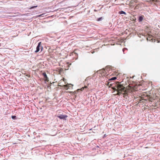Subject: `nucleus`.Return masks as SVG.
Instances as JSON below:
<instances>
[{
  "mask_svg": "<svg viewBox=\"0 0 160 160\" xmlns=\"http://www.w3.org/2000/svg\"><path fill=\"white\" fill-rule=\"evenodd\" d=\"M112 89L117 91V95H119L120 94L124 92L123 94L124 96H127L128 93L132 92L133 89V88L131 86L129 85L125 88L122 85L119 83L116 84L115 86L112 88Z\"/></svg>",
  "mask_w": 160,
  "mask_h": 160,
  "instance_id": "f257e3e1",
  "label": "nucleus"
},
{
  "mask_svg": "<svg viewBox=\"0 0 160 160\" xmlns=\"http://www.w3.org/2000/svg\"><path fill=\"white\" fill-rule=\"evenodd\" d=\"M150 93L149 92H142V93H141V101L142 100H149L151 101L152 100L150 96Z\"/></svg>",
  "mask_w": 160,
  "mask_h": 160,
  "instance_id": "f03ea898",
  "label": "nucleus"
},
{
  "mask_svg": "<svg viewBox=\"0 0 160 160\" xmlns=\"http://www.w3.org/2000/svg\"><path fill=\"white\" fill-rule=\"evenodd\" d=\"M41 42H39L38 43V45L36 48V50L35 51V52H38L39 51L40 49H41V51L42 50L43 48L41 46Z\"/></svg>",
  "mask_w": 160,
  "mask_h": 160,
  "instance_id": "7ed1b4c3",
  "label": "nucleus"
},
{
  "mask_svg": "<svg viewBox=\"0 0 160 160\" xmlns=\"http://www.w3.org/2000/svg\"><path fill=\"white\" fill-rule=\"evenodd\" d=\"M148 84L147 82H144L143 80H142V82H141V86H143L145 88L144 89H142V91H144L146 89Z\"/></svg>",
  "mask_w": 160,
  "mask_h": 160,
  "instance_id": "20e7f679",
  "label": "nucleus"
},
{
  "mask_svg": "<svg viewBox=\"0 0 160 160\" xmlns=\"http://www.w3.org/2000/svg\"><path fill=\"white\" fill-rule=\"evenodd\" d=\"M148 36L147 38V39L148 41H152V42L153 37L152 35H149V34H147Z\"/></svg>",
  "mask_w": 160,
  "mask_h": 160,
  "instance_id": "39448f33",
  "label": "nucleus"
},
{
  "mask_svg": "<svg viewBox=\"0 0 160 160\" xmlns=\"http://www.w3.org/2000/svg\"><path fill=\"white\" fill-rule=\"evenodd\" d=\"M72 85V86H73V85L71 84H67L66 85H64L62 86L66 90H68L69 88V86Z\"/></svg>",
  "mask_w": 160,
  "mask_h": 160,
  "instance_id": "423d86ee",
  "label": "nucleus"
},
{
  "mask_svg": "<svg viewBox=\"0 0 160 160\" xmlns=\"http://www.w3.org/2000/svg\"><path fill=\"white\" fill-rule=\"evenodd\" d=\"M58 118L61 119H64L67 117V116L66 115H60L58 116Z\"/></svg>",
  "mask_w": 160,
  "mask_h": 160,
  "instance_id": "0eeeda50",
  "label": "nucleus"
},
{
  "mask_svg": "<svg viewBox=\"0 0 160 160\" xmlns=\"http://www.w3.org/2000/svg\"><path fill=\"white\" fill-rule=\"evenodd\" d=\"M42 75L44 77V80L45 81H48V78L47 76V74L45 72H43Z\"/></svg>",
  "mask_w": 160,
  "mask_h": 160,
  "instance_id": "6e6552de",
  "label": "nucleus"
},
{
  "mask_svg": "<svg viewBox=\"0 0 160 160\" xmlns=\"http://www.w3.org/2000/svg\"><path fill=\"white\" fill-rule=\"evenodd\" d=\"M117 78L116 77H114L111 78L109 79V80H114L116 79Z\"/></svg>",
  "mask_w": 160,
  "mask_h": 160,
  "instance_id": "1a4fd4ad",
  "label": "nucleus"
},
{
  "mask_svg": "<svg viewBox=\"0 0 160 160\" xmlns=\"http://www.w3.org/2000/svg\"><path fill=\"white\" fill-rule=\"evenodd\" d=\"M119 13L120 14H123L125 15H126V12H124V11H121Z\"/></svg>",
  "mask_w": 160,
  "mask_h": 160,
  "instance_id": "9d476101",
  "label": "nucleus"
},
{
  "mask_svg": "<svg viewBox=\"0 0 160 160\" xmlns=\"http://www.w3.org/2000/svg\"><path fill=\"white\" fill-rule=\"evenodd\" d=\"M38 7V6H32V7H31L30 8H29V9H33V8H36V7Z\"/></svg>",
  "mask_w": 160,
  "mask_h": 160,
  "instance_id": "9b49d317",
  "label": "nucleus"
},
{
  "mask_svg": "<svg viewBox=\"0 0 160 160\" xmlns=\"http://www.w3.org/2000/svg\"><path fill=\"white\" fill-rule=\"evenodd\" d=\"M147 1L149 2L150 3H152L154 1L153 0H150Z\"/></svg>",
  "mask_w": 160,
  "mask_h": 160,
  "instance_id": "f8f14e48",
  "label": "nucleus"
},
{
  "mask_svg": "<svg viewBox=\"0 0 160 160\" xmlns=\"http://www.w3.org/2000/svg\"><path fill=\"white\" fill-rule=\"evenodd\" d=\"M44 14V13H43L42 14H40V15H38V16H36V17L37 18H38V17H42V15H43Z\"/></svg>",
  "mask_w": 160,
  "mask_h": 160,
  "instance_id": "ddd939ff",
  "label": "nucleus"
},
{
  "mask_svg": "<svg viewBox=\"0 0 160 160\" xmlns=\"http://www.w3.org/2000/svg\"><path fill=\"white\" fill-rule=\"evenodd\" d=\"M146 28H145V31L146 32H148V28L147 26H146Z\"/></svg>",
  "mask_w": 160,
  "mask_h": 160,
  "instance_id": "4468645a",
  "label": "nucleus"
},
{
  "mask_svg": "<svg viewBox=\"0 0 160 160\" xmlns=\"http://www.w3.org/2000/svg\"><path fill=\"white\" fill-rule=\"evenodd\" d=\"M102 19V18H99L98 19L97 21H99L101 20Z\"/></svg>",
  "mask_w": 160,
  "mask_h": 160,
  "instance_id": "2eb2a0df",
  "label": "nucleus"
},
{
  "mask_svg": "<svg viewBox=\"0 0 160 160\" xmlns=\"http://www.w3.org/2000/svg\"><path fill=\"white\" fill-rule=\"evenodd\" d=\"M87 86H85L84 87L82 88H81V90H83L84 89V88H87Z\"/></svg>",
  "mask_w": 160,
  "mask_h": 160,
  "instance_id": "dca6fc26",
  "label": "nucleus"
},
{
  "mask_svg": "<svg viewBox=\"0 0 160 160\" xmlns=\"http://www.w3.org/2000/svg\"><path fill=\"white\" fill-rule=\"evenodd\" d=\"M143 16H141V22L143 20Z\"/></svg>",
  "mask_w": 160,
  "mask_h": 160,
  "instance_id": "f3484780",
  "label": "nucleus"
},
{
  "mask_svg": "<svg viewBox=\"0 0 160 160\" xmlns=\"http://www.w3.org/2000/svg\"><path fill=\"white\" fill-rule=\"evenodd\" d=\"M16 116H13L12 117V119H14L16 118Z\"/></svg>",
  "mask_w": 160,
  "mask_h": 160,
  "instance_id": "a211bd4d",
  "label": "nucleus"
},
{
  "mask_svg": "<svg viewBox=\"0 0 160 160\" xmlns=\"http://www.w3.org/2000/svg\"><path fill=\"white\" fill-rule=\"evenodd\" d=\"M65 81V79L64 78H63L59 82L61 81Z\"/></svg>",
  "mask_w": 160,
  "mask_h": 160,
  "instance_id": "6ab92c4d",
  "label": "nucleus"
},
{
  "mask_svg": "<svg viewBox=\"0 0 160 160\" xmlns=\"http://www.w3.org/2000/svg\"><path fill=\"white\" fill-rule=\"evenodd\" d=\"M72 87V85L69 86V88L70 87Z\"/></svg>",
  "mask_w": 160,
  "mask_h": 160,
  "instance_id": "aec40b11",
  "label": "nucleus"
},
{
  "mask_svg": "<svg viewBox=\"0 0 160 160\" xmlns=\"http://www.w3.org/2000/svg\"><path fill=\"white\" fill-rule=\"evenodd\" d=\"M138 20L139 21H140V17H139L138 18Z\"/></svg>",
  "mask_w": 160,
  "mask_h": 160,
  "instance_id": "412c9836",
  "label": "nucleus"
}]
</instances>
